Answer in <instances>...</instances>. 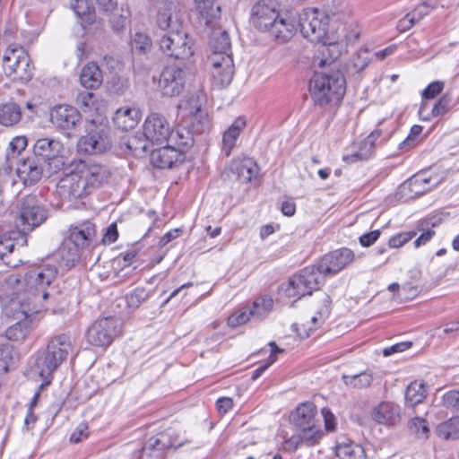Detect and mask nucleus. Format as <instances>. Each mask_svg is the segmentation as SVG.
I'll use <instances>...</instances> for the list:
<instances>
[{
    "mask_svg": "<svg viewBox=\"0 0 459 459\" xmlns=\"http://www.w3.org/2000/svg\"><path fill=\"white\" fill-rule=\"evenodd\" d=\"M63 151L62 143L49 137L39 138L33 144V156L48 166L49 173H55L64 166Z\"/></svg>",
    "mask_w": 459,
    "mask_h": 459,
    "instance_id": "obj_13",
    "label": "nucleus"
},
{
    "mask_svg": "<svg viewBox=\"0 0 459 459\" xmlns=\"http://www.w3.org/2000/svg\"><path fill=\"white\" fill-rule=\"evenodd\" d=\"M451 98L449 95H443L433 106L430 113H428V103L423 101L419 109V115L424 120H429L431 117H437L446 114L450 108Z\"/></svg>",
    "mask_w": 459,
    "mask_h": 459,
    "instance_id": "obj_35",
    "label": "nucleus"
},
{
    "mask_svg": "<svg viewBox=\"0 0 459 459\" xmlns=\"http://www.w3.org/2000/svg\"><path fill=\"white\" fill-rule=\"evenodd\" d=\"M442 404L446 409L459 411V391L450 390L443 394Z\"/></svg>",
    "mask_w": 459,
    "mask_h": 459,
    "instance_id": "obj_57",
    "label": "nucleus"
},
{
    "mask_svg": "<svg viewBox=\"0 0 459 459\" xmlns=\"http://www.w3.org/2000/svg\"><path fill=\"white\" fill-rule=\"evenodd\" d=\"M382 133L381 129H375L364 141L360 143L359 148L357 152L343 156V161L346 163H353L358 160H368L374 152L375 142L380 137Z\"/></svg>",
    "mask_w": 459,
    "mask_h": 459,
    "instance_id": "obj_25",
    "label": "nucleus"
},
{
    "mask_svg": "<svg viewBox=\"0 0 459 459\" xmlns=\"http://www.w3.org/2000/svg\"><path fill=\"white\" fill-rule=\"evenodd\" d=\"M44 305L21 303V300H11L4 308L6 316L13 318L12 324L5 331V336L11 341L23 340L31 329L30 316L37 314Z\"/></svg>",
    "mask_w": 459,
    "mask_h": 459,
    "instance_id": "obj_9",
    "label": "nucleus"
},
{
    "mask_svg": "<svg viewBox=\"0 0 459 459\" xmlns=\"http://www.w3.org/2000/svg\"><path fill=\"white\" fill-rule=\"evenodd\" d=\"M269 346L271 347V353L268 357L267 362L254 370L251 377L252 380H256L260 377L262 374L276 360V354L282 351V350H281L274 342H269Z\"/></svg>",
    "mask_w": 459,
    "mask_h": 459,
    "instance_id": "obj_54",
    "label": "nucleus"
},
{
    "mask_svg": "<svg viewBox=\"0 0 459 459\" xmlns=\"http://www.w3.org/2000/svg\"><path fill=\"white\" fill-rule=\"evenodd\" d=\"M415 235L416 232L413 230L398 233L389 239L388 247L392 248L400 247L405 243H407L409 240H411L413 237H415Z\"/></svg>",
    "mask_w": 459,
    "mask_h": 459,
    "instance_id": "obj_58",
    "label": "nucleus"
},
{
    "mask_svg": "<svg viewBox=\"0 0 459 459\" xmlns=\"http://www.w3.org/2000/svg\"><path fill=\"white\" fill-rule=\"evenodd\" d=\"M185 84V71L177 65H168L160 73L158 90L163 96L175 97L182 92Z\"/></svg>",
    "mask_w": 459,
    "mask_h": 459,
    "instance_id": "obj_16",
    "label": "nucleus"
},
{
    "mask_svg": "<svg viewBox=\"0 0 459 459\" xmlns=\"http://www.w3.org/2000/svg\"><path fill=\"white\" fill-rule=\"evenodd\" d=\"M299 429L300 430L298 435L300 437L303 444L307 446H315L319 442L323 436V432L320 429L319 425H311Z\"/></svg>",
    "mask_w": 459,
    "mask_h": 459,
    "instance_id": "obj_47",
    "label": "nucleus"
},
{
    "mask_svg": "<svg viewBox=\"0 0 459 459\" xmlns=\"http://www.w3.org/2000/svg\"><path fill=\"white\" fill-rule=\"evenodd\" d=\"M72 350L70 336L63 333L52 337L45 349L39 350L34 354L31 369L44 381L40 385V388L51 383L53 373L67 359Z\"/></svg>",
    "mask_w": 459,
    "mask_h": 459,
    "instance_id": "obj_6",
    "label": "nucleus"
},
{
    "mask_svg": "<svg viewBox=\"0 0 459 459\" xmlns=\"http://www.w3.org/2000/svg\"><path fill=\"white\" fill-rule=\"evenodd\" d=\"M157 24L167 30L160 40L161 52L177 60H188L194 55L193 40L182 30L178 6L174 2H164L159 7Z\"/></svg>",
    "mask_w": 459,
    "mask_h": 459,
    "instance_id": "obj_4",
    "label": "nucleus"
},
{
    "mask_svg": "<svg viewBox=\"0 0 459 459\" xmlns=\"http://www.w3.org/2000/svg\"><path fill=\"white\" fill-rule=\"evenodd\" d=\"M80 119L81 115L79 111L68 105L56 106L50 113L51 123L64 131L74 128Z\"/></svg>",
    "mask_w": 459,
    "mask_h": 459,
    "instance_id": "obj_21",
    "label": "nucleus"
},
{
    "mask_svg": "<svg viewBox=\"0 0 459 459\" xmlns=\"http://www.w3.org/2000/svg\"><path fill=\"white\" fill-rule=\"evenodd\" d=\"M132 49L139 54H146L152 48L150 37L142 32H136L131 41Z\"/></svg>",
    "mask_w": 459,
    "mask_h": 459,
    "instance_id": "obj_52",
    "label": "nucleus"
},
{
    "mask_svg": "<svg viewBox=\"0 0 459 459\" xmlns=\"http://www.w3.org/2000/svg\"><path fill=\"white\" fill-rule=\"evenodd\" d=\"M353 260L354 253L350 248L342 247L330 252L316 265L306 267L299 274L293 275L283 290L290 298L300 299L311 295L325 276L337 274Z\"/></svg>",
    "mask_w": 459,
    "mask_h": 459,
    "instance_id": "obj_2",
    "label": "nucleus"
},
{
    "mask_svg": "<svg viewBox=\"0 0 459 459\" xmlns=\"http://www.w3.org/2000/svg\"><path fill=\"white\" fill-rule=\"evenodd\" d=\"M122 323L114 316L96 320L87 331L88 342L99 347H108L121 333Z\"/></svg>",
    "mask_w": 459,
    "mask_h": 459,
    "instance_id": "obj_12",
    "label": "nucleus"
},
{
    "mask_svg": "<svg viewBox=\"0 0 459 459\" xmlns=\"http://www.w3.org/2000/svg\"><path fill=\"white\" fill-rule=\"evenodd\" d=\"M204 103V95L202 92H195L186 100L185 109L187 110L191 116L201 118L204 115L202 109Z\"/></svg>",
    "mask_w": 459,
    "mask_h": 459,
    "instance_id": "obj_49",
    "label": "nucleus"
},
{
    "mask_svg": "<svg viewBox=\"0 0 459 459\" xmlns=\"http://www.w3.org/2000/svg\"><path fill=\"white\" fill-rule=\"evenodd\" d=\"M342 380L346 385L361 389L371 385L373 377L371 372L364 371L354 376L342 375Z\"/></svg>",
    "mask_w": 459,
    "mask_h": 459,
    "instance_id": "obj_48",
    "label": "nucleus"
},
{
    "mask_svg": "<svg viewBox=\"0 0 459 459\" xmlns=\"http://www.w3.org/2000/svg\"><path fill=\"white\" fill-rule=\"evenodd\" d=\"M346 90V82L340 71L331 74L316 73L309 82L314 101L323 107L331 101H340Z\"/></svg>",
    "mask_w": 459,
    "mask_h": 459,
    "instance_id": "obj_8",
    "label": "nucleus"
},
{
    "mask_svg": "<svg viewBox=\"0 0 459 459\" xmlns=\"http://www.w3.org/2000/svg\"><path fill=\"white\" fill-rule=\"evenodd\" d=\"M77 103L84 112L91 111L95 106V96L89 91H83L78 94Z\"/></svg>",
    "mask_w": 459,
    "mask_h": 459,
    "instance_id": "obj_59",
    "label": "nucleus"
},
{
    "mask_svg": "<svg viewBox=\"0 0 459 459\" xmlns=\"http://www.w3.org/2000/svg\"><path fill=\"white\" fill-rule=\"evenodd\" d=\"M72 350L70 336L63 333L52 337L45 349L39 350L34 354L31 369L44 381L40 385V388L51 383L53 373L67 359Z\"/></svg>",
    "mask_w": 459,
    "mask_h": 459,
    "instance_id": "obj_7",
    "label": "nucleus"
},
{
    "mask_svg": "<svg viewBox=\"0 0 459 459\" xmlns=\"http://www.w3.org/2000/svg\"><path fill=\"white\" fill-rule=\"evenodd\" d=\"M297 25L289 18H277L269 30L271 36L278 42L283 43L292 38Z\"/></svg>",
    "mask_w": 459,
    "mask_h": 459,
    "instance_id": "obj_30",
    "label": "nucleus"
},
{
    "mask_svg": "<svg viewBox=\"0 0 459 459\" xmlns=\"http://www.w3.org/2000/svg\"><path fill=\"white\" fill-rule=\"evenodd\" d=\"M298 26L304 38L321 43L314 58V65L319 67L339 58L360 34L357 22L343 2L334 1L326 13L318 9L303 10L299 16Z\"/></svg>",
    "mask_w": 459,
    "mask_h": 459,
    "instance_id": "obj_1",
    "label": "nucleus"
},
{
    "mask_svg": "<svg viewBox=\"0 0 459 459\" xmlns=\"http://www.w3.org/2000/svg\"><path fill=\"white\" fill-rule=\"evenodd\" d=\"M102 80V73L97 64L91 62L82 67L80 74V82L84 88H98L101 84Z\"/></svg>",
    "mask_w": 459,
    "mask_h": 459,
    "instance_id": "obj_33",
    "label": "nucleus"
},
{
    "mask_svg": "<svg viewBox=\"0 0 459 459\" xmlns=\"http://www.w3.org/2000/svg\"><path fill=\"white\" fill-rule=\"evenodd\" d=\"M168 143L175 146L177 151L184 153L194 144V138L191 131L186 126H177L170 130Z\"/></svg>",
    "mask_w": 459,
    "mask_h": 459,
    "instance_id": "obj_29",
    "label": "nucleus"
},
{
    "mask_svg": "<svg viewBox=\"0 0 459 459\" xmlns=\"http://www.w3.org/2000/svg\"><path fill=\"white\" fill-rule=\"evenodd\" d=\"M336 455L340 459H366L364 448L354 442L338 444Z\"/></svg>",
    "mask_w": 459,
    "mask_h": 459,
    "instance_id": "obj_42",
    "label": "nucleus"
},
{
    "mask_svg": "<svg viewBox=\"0 0 459 459\" xmlns=\"http://www.w3.org/2000/svg\"><path fill=\"white\" fill-rule=\"evenodd\" d=\"M130 17V11L127 7L120 6L118 11H115L111 13L110 23L113 30L119 32L123 30Z\"/></svg>",
    "mask_w": 459,
    "mask_h": 459,
    "instance_id": "obj_50",
    "label": "nucleus"
},
{
    "mask_svg": "<svg viewBox=\"0 0 459 459\" xmlns=\"http://www.w3.org/2000/svg\"><path fill=\"white\" fill-rule=\"evenodd\" d=\"M95 237V225L92 222L86 221L76 226H71L67 240L82 250L91 245Z\"/></svg>",
    "mask_w": 459,
    "mask_h": 459,
    "instance_id": "obj_22",
    "label": "nucleus"
},
{
    "mask_svg": "<svg viewBox=\"0 0 459 459\" xmlns=\"http://www.w3.org/2000/svg\"><path fill=\"white\" fill-rule=\"evenodd\" d=\"M15 224L20 232L31 231L48 218V211L41 200L34 195L22 197L17 204Z\"/></svg>",
    "mask_w": 459,
    "mask_h": 459,
    "instance_id": "obj_10",
    "label": "nucleus"
},
{
    "mask_svg": "<svg viewBox=\"0 0 459 459\" xmlns=\"http://www.w3.org/2000/svg\"><path fill=\"white\" fill-rule=\"evenodd\" d=\"M388 289L391 291L399 290V297L404 299L412 298L418 293V289L416 287L403 285L401 288L398 283L390 284Z\"/></svg>",
    "mask_w": 459,
    "mask_h": 459,
    "instance_id": "obj_61",
    "label": "nucleus"
},
{
    "mask_svg": "<svg viewBox=\"0 0 459 459\" xmlns=\"http://www.w3.org/2000/svg\"><path fill=\"white\" fill-rule=\"evenodd\" d=\"M186 159L184 153L177 151L169 143L166 146L151 151L150 160L153 167L158 169H171L182 163Z\"/></svg>",
    "mask_w": 459,
    "mask_h": 459,
    "instance_id": "obj_20",
    "label": "nucleus"
},
{
    "mask_svg": "<svg viewBox=\"0 0 459 459\" xmlns=\"http://www.w3.org/2000/svg\"><path fill=\"white\" fill-rule=\"evenodd\" d=\"M227 59L230 63H233V59L230 54V51H225V53L212 51V55L209 56V62L211 63L212 67L223 65Z\"/></svg>",
    "mask_w": 459,
    "mask_h": 459,
    "instance_id": "obj_63",
    "label": "nucleus"
},
{
    "mask_svg": "<svg viewBox=\"0 0 459 459\" xmlns=\"http://www.w3.org/2000/svg\"><path fill=\"white\" fill-rule=\"evenodd\" d=\"M316 408L313 403H301L292 415L293 423L299 428L317 425L316 420Z\"/></svg>",
    "mask_w": 459,
    "mask_h": 459,
    "instance_id": "obj_31",
    "label": "nucleus"
},
{
    "mask_svg": "<svg viewBox=\"0 0 459 459\" xmlns=\"http://www.w3.org/2000/svg\"><path fill=\"white\" fill-rule=\"evenodd\" d=\"M150 140L143 134L130 136L126 144L127 150L136 158H143L149 152Z\"/></svg>",
    "mask_w": 459,
    "mask_h": 459,
    "instance_id": "obj_41",
    "label": "nucleus"
},
{
    "mask_svg": "<svg viewBox=\"0 0 459 459\" xmlns=\"http://www.w3.org/2000/svg\"><path fill=\"white\" fill-rule=\"evenodd\" d=\"M170 126L164 116L150 114L143 123V135L152 143H168Z\"/></svg>",
    "mask_w": 459,
    "mask_h": 459,
    "instance_id": "obj_17",
    "label": "nucleus"
},
{
    "mask_svg": "<svg viewBox=\"0 0 459 459\" xmlns=\"http://www.w3.org/2000/svg\"><path fill=\"white\" fill-rule=\"evenodd\" d=\"M13 236L3 235L0 237V260L10 267H16L21 260H14L9 255L14 252L17 245L23 247L27 244V239L21 232H13Z\"/></svg>",
    "mask_w": 459,
    "mask_h": 459,
    "instance_id": "obj_24",
    "label": "nucleus"
},
{
    "mask_svg": "<svg viewBox=\"0 0 459 459\" xmlns=\"http://www.w3.org/2000/svg\"><path fill=\"white\" fill-rule=\"evenodd\" d=\"M141 119V112L136 108L123 107L118 108L114 117L115 126L123 131L134 128Z\"/></svg>",
    "mask_w": 459,
    "mask_h": 459,
    "instance_id": "obj_27",
    "label": "nucleus"
},
{
    "mask_svg": "<svg viewBox=\"0 0 459 459\" xmlns=\"http://www.w3.org/2000/svg\"><path fill=\"white\" fill-rule=\"evenodd\" d=\"M437 433L446 440L459 438V416L452 417L440 423L437 428Z\"/></svg>",
    "mask_w": 459,
    "mask_h": 459,
    "instance_id": "obj_45",
    "label": "nucleus"
},
{
    "mask_svg": "<svg viewBox=\"0 0 459 459\" xmlns=\"http://www.w3.org/2000/svg\"><path fill=\"white\" fill-rule=\"evenodd\" d=\"M279 3L276 0H260L251 10V23L259 30L269 31L279 18Z\"/></svg>",
    "mask_w": 459,
    "mask_h": 459,
    "instance_id": "obj_15",
    "label": "nucleus"
},
{
    "mask_svg": "<svg viewBox=\"0 0 459 459\" xmlns=\"http://www.w3.org/2000/svg\"><path fill=\"white\" fill-rule=\"evenodd\" d=\"M13 346L10 344H3L0 346V374L8 371L10 365L13 362Z\"/></svg>",
    "mask_w": 459,
    "mask_h": 459,
    "instance_id": "obj_53",
    "label": "nucleus"
},
{
    "mask_svg": "<svg viewBox=\"0 0 459 459\" xmlns=\"http://www.w3.org/2000/svg\"><path fill=\"white\" fill-rule=\"evenodd\" d=\"M418 230L422 231V233L415 239V241H414L415 247H419L422 245H425L435 235V231L432 230L428 229L425 230V229L423 227V222L418 226Z\"/></svg>",
    "mask_w": 459,
    "mask_h": 459,
    "instance_id": "obj_64",
    "label": "nucleus"
},
{
    "mask_svg": "<svg viewBox=\"0 0 459 459\" xmlns=\"http://www.w3.org/2000/svg\"><path fill=\"white\" fill-rule=\"evenodd\" d=\"M196 8L204 20L206 25H210L221 16V6L215 0H195Z\"/></svg>",
    "mask_w": 459,
    "mask_h": 459,
    "instance_id": "obj_37",
    "label": "nucleus"
},
{
    "mask_svg": "<svg viewBox=\"0 0 459 459\" xmlns=\"http://www.w3.org/2000/svg\"><path fill=\"white\" fill-rule=\"evenodd\" d=\"M22 110L15 102H6L0 105V124L4 126H13L20 122Z\"/></svg>",
    "mask_w": 459,
    "mask_h": 459,
    "instance_id": "obj_36",
    "label": "nucleus"
},
{
    "mask_svg": "<svg viewBox=\"0 0 459 459\" xmlns=\"http://www.w3.org/2000/svg\"><path fill=\"white\" fill-rule=\"evenodd\" d=\"M3 69L6 76L13 80L28 81L32 76L30 56L23 47L10 44L2 58Z\"/></svg>",
    "mask_w": 459,
    "mask_h": 459,
    "instance_id": "obj_11",
    "label": "nucleus"
},
{
    "mask_svg": "<svg viewBox=\"0 0 459 459\" xmlns=\"http://www.w3.org/2000/svg\"><path fill=\"white\" fill-rule=\"evenodd\" d=\"M372 418L380 424L395 425L401 420L400 407L393 403H382L374 409Z\"/></svg>",
    "mask_w": 459,
    "mask_h": 459,
    "instance_id": "obj_26",
    "label": "nucleus"
},
{
    "mask_svg": "<svg viewBox=\"0 0 459 459\" xmlns=\"http://www.w3.org/2000/svg\"><path fill=\"white\" fill-rule=\"evenodd\" d=\"M370 52L368 48H359L351 57L350 61L346 65L347 72L355 74L363 71L370 63Z\"/></svg>",
    "mask_w": 459,
    "mask_h": 459,
    "instance_id": "obj_40",
    "label": "nucleus"
},
{
    "mask_svg": "<svg viewBox=\"0 0 459 459\" xmlns=\"http://www.w3.org/2000/svg\"><path fill=\"white\" fill-rule=\"evenodd\" d=\"M43 169V163L32 156L18 161L16 174L24 186H34L41 179Z\"/></svg>",
    "mask_w": 459,
    "mask_h": 459,
    "instance_id": "obj_19",
    "label": "nucleus"
},
{
    "mask_svg": "<svg viewBox=\"0 0 459 459\" xmlns=\"http://www.w3.org/2000/svg\"><path fill=\"white\" fill-rule=\"evenodd\" d=\"M148 298L149 293L144 288H136L126 296V301L130 309L135 310L147 300Z\"/></svg>",
    "mask_w": 459,
    "mask_h": 459,
    "instance_id": "obj_51",
    "label": "nucleus"
},
{
    "mask_svg": "<svg viewBox=\"0 0 459 459\" xmlns=\"http://www.w3.org/2000/svg\"><path fill=\"white\" fill-rule=\"evenodd\" d=\"M184 442L173 438L170 432H161L146 441L143 447V453L149 456L161 458L167 449L171 447L178 448L182 446Z\"/></svg>",
    "mask_w": 459,
    "mask_h": 459,
    "instance_id": "obj_18",
    "label": "nucleus"
},
{
    "mask_svg": "<svg viewBox=\"0 0 459 459\" xmlns=\"http://www.w3.org/2000/svg\"><path fill=\"white\" fill-rule=\"evenodd\" d=\"M70 8L74 11L76 16L82 18L87 22L93 21L92 4L88 0H71Z\"/></svg>",
    "mask_w": 459,
    "mask_h": 459,
    "instance_id": "obj_46",
    "label": "nucleus"
},
{
    "mask_svg": "<svg viewBox=\"0 0 459 459\" xmlns=\"http://www.w3.org/2000/svg\"><path fill=\"white\" fill-rule=\"evenodd\" d=\"M111 145L109 130L102 125H92V128L77 143L78 152L90 155L105 152L111 148Z\"/></svg>",
    "mask_w": 459,
    "mask_h": 459,
    "instance_id": "obj_14",
    "label": "nucleus"
},
{
    "mask_svg": "<svg viewBox=\"0 0 459 459\" xmlns=\"http://www.w3.org/2000/svg\"><path fill=\"white\" fill-rule=\"evenodd\" d=\"M58 270L56 265L44 264L24 276L11 274L4 279L6 288L18 297L12 300L30 305H44V301L53 295Z\"/></svg>",
    "mask_w": 459,
    "mask_h": 459,
    "instance_id": "obj_3",
    "label": "nucleus"
},
{
    "mask_svg": "<svg viewBox=\"0 0 459 459\" xmlns=\"http://www.w3.org/2000/svg\"><path fill=\"white\" fill-rule=\"evenodd\" d=\"M425 397L426 388L422 382L414 381L407 386L405 392V403L407 406L414 407L422 403Z\"/></svg>",
    "mask_w": 459,
    "mask_h": 459,
    "instance_id": "obj_43",
    "label": "nucleus"
},
{
    "mask_svg": "<svg viewBox=\"0 0 459 459\" xmlns=\"http://www.w3.org/2000/svg\"><path fill=\"white\" fill-rule=\"evenodd\" d=\"M273 307V300L269 296H261L255 299L250 308V314L253 315V318L261 320L264 318Z\"/></svg>",
    "mask_w": 459,
    "mask_h": 459,
    "instance_id": "obj_44",
    "label": "nucleus"
},
{
    "mask_svg": "<svg viewBox=\"0 0 459 459\" xmlns=\"http://www.w3.org/2000/svg\"><path fill=\"white\" fill-rule=\"evenodd\" d=\"M422 126L419 125H414L411 128V132L409 135L399 143V149H410L415 144L416 138L421 134Z\"/></svg>",
    "mask_w": 459,
    "mask_h": 459,
    "instance_id": "obj_60",
    "label": "nucleus"
},
{
    "mask_svg": "<svg viewBox=\"0 0 459 459\" xmlns=\"http://www.w3.org/2000/svg\"><path fill=\"white\" fill-rule=\"evenodd\" d=\"M322 306L318 308L316 315L312 316L310 321L307 324H295L293 326L296 328L299 335L302 338L308 337L310 333L318 328L324 322L325 318L330 314V297L323 293L321 294Z\"/></svg>",
    "mask_w": 459,
    "mask_h": 459,
    "instance_id": "obj_23",
    "label": "nucleus"
},
{
    "mask_svg": "<svg viewBox=\"0 0 459 459\" xmlns=\"http://www.w3.org/2000/svg\"><path fill=\"white\" fill-rule=\"evenodd\" d=\"M212 83L215 87L224 88L230 85L234 75V64L228 59L223 65L213 66L211 69Z\"/></svg>",
    "mask_w": 459,
    "mask_h": 459,
    "instance_id": "obj_34",
    "label": "nucleus"
},
{
    "mask_svg": "<svg viewBox=\"0 0 459 459\" xmlns=\"http://www.w3.org/2000/svg\"><path fill=\"white\" fill-rule=\"evenodd\" d=\"M253 315L250 314L249 307H242L228 318V325L231 327H237L247 323Z\"/></svg>",
    "mask_w": 459,
    "mask_h": 459,
    "instance_id": "obj_55",
    "label": "nucleus"
},
{
    "mask_svg": "<svg viewBox=\"0 0 459 459\" xmlns=\"http://www.w3.org/2000/svg\"><path fill=\"white\" fill-rule=\"evenodd\" d=\"M247 126L245 117H238L234 120L230 126L224 132L222 137V152L226 156H230L237 144V141Z\"/></svg>",
    "mask_w": 459,
    "mask_h": 459,
    "instance_id": "obj_28",
    "label": "nucleus"
},
{
    "mask_svg": "<svg viewBox=\"0 0 459 459\" xmlns=\"http://www.w3.org/2000/svg\"><path fill=\"white\" fill-rule=\"evenodd\" d=\"M410 430L419 437H428L429 431L427 421L420 417H415L409 422Z\"/></svg>",
    "mask_w": 459,
    "mask_h": 459,
    "instance_id": "obj_56",
    "label": "nucleus"
},
{
    "mask_svg": "<svg viewBox=\"0 0 459 459\" xmlns=\"http://www.w3.org/2000/svg\"><path fill=\"white\" fill-rule=\"evenodd\" d=\"M81 250L66 240L58 249L57 255L60 258V264L67 269L73 267L80 259Z\"/></svg>",
    "mask_w": 459,
    "mask_h": 459,
    "instance_id": "obj_39",
    "label": "nucleus"
},
{
    "mask_svg": "<svg viewBox=\"0 0 459 459\" xmlns=\"http://www.w3.org/2000/svg\"><path fill=\"white\" fill-rule=\"evenodd\" d=\"M110 175L108 169L102 164L79 160L69 173L60 178L57 193L62 199L82 198L107 183Z\"/></svg>",
    "mask_w": 459,
    "mask_h": 459,
    "instance_id": "obj_5",
    "label": "nucleus"
},
{
    "mask_svg": "<svg viewBox=\"0 0 459 459\" xmlns=\"http://www.w3.org/2000/svg\"><path fill=\"white\" fill-rule=\"evenodd\" d=\"M232 171L241 182L248 183L257 176L258 166L253 159L246 158L235 161L232 165Z\"/></svg>",
    "mask_w": 459,
    "mask_h": 459,
    "instance_id": "obj_32",
    "label": "nucleus"
},
{
    "mask_svg": "<svg viewBox=\"0 0 459 459\" xmlns=\"http://www.w3.org/2000/svg\"><path fill=\"white\" fill-rule=\"evenodd\" d=\"M211 48L214 52L225 53L231 47L228 31L221 27H214L210 37Z\"/></svg>",
    "mask_w": 459,
    "mask_h": 459,
    "instance_id": "obj_38",
    "label": "nucleus"
},
{
    "mask_svg": "<svg viewBox=\"0 0 459 459\" xmlns=\"http://www.w3.org/2000/svg\"><path fill=\"white\" fill-rule=\"evenodd\" d=\"M444 88V83L439 81L429 83L422 91V98L426 100H432L439 94Z\"/></svg>",
    "mask_w": 459,
    "mask_h": 459,
    "instance_id": "obj_62",
    "label": "nucleus"
}]
</instances>
